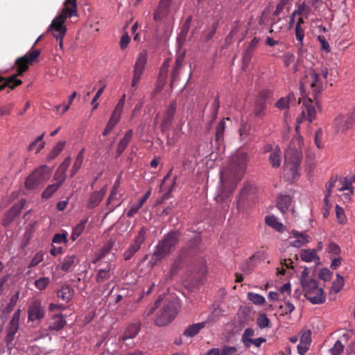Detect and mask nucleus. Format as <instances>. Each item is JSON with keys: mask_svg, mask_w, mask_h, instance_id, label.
I'll list each match as a JSON object with an SVG mask.
<instances>
[{"mask_svg": "<svg viewBox=\"0 0 355 355\" xmlns=\"http://www.w3.org/2000/svg\"><path fill=\"white\" fill-rule=\"evenodd\" d=\"M53 243H62L67 241L66 234H56L53 238Z\"/></svg>", "mask_w": 355, "mask_h": 355, "instance_id": "61", "label": "nucleus"}, {"mask_svg": "<svg viewBox=\"0 0 355 355\" xmlns=\"http://www.w3.org/2000/svg\"><path fill=\"white\" fill-rule=\"evenodd\" d=\"M269 322L270 320L266 314L260 315L257 320V324L261 329H263L268 327Z\"/></svg>", "mask_w": 355, "mask_h": 355, "instance_id": "49", "label": "nucleus"}, {"mask_svg": "<svg viewBox=\"0 0 355 355\" xmlns=\"http://www.w3.org/2000/svg\"><path fill=\"white\" fill-rule=\"evenodd\" d=\"M140 328L141 324L139 322L133 323L128 326L121 338L123 341L125 342L128 340L135 338L140 331Z\"/></svg>", "mask_w": 355, "mask_h": 355, "instance_id": "20", "label": "nucleus"}, {"mask_svg": "<svg viewBox=\"0 0 355 355\" xmlns=\"http://www.w3.org/2000/svg\"><path fill=\"white\" fill-rule=\"evenodd\" d=\"M344 345L340 340H337L334 347L330 349V353L331 355H340L343 352Z\"/></svg>", "mask_w": 355, "mask_h": 355, "instance_id": "47", "label": "nucleus"}, {"mask_svg": "<svg viewBox=\"0 0 355 355\" xmlns=\"http://www.w3.org/2000/svg\"><path fill=\"white\" fill-rule=\"evenodd\" d=\"M205 327V322H199L189 325L184 331V335L187 337H193L198 334L201 329Z\"/></svg>", "mask_w": 355, "mask_h": 355, "instance_id": "26", "label": "nucleus"}, {"mask_svg": "<svg viewBox=\"0 0 355 355\" xmlns=\"http://www.w3.org/2000/svg\"><path fill=\"white\" fill-rule=\"evenodd\" d=\"M291 202V198L290 196H280L277 200V207L282 212L285 213Z\"/></svg>", "mask_w": 355, "mask_h": 355, "instance_id": "30", "label": "nucleus"}, {"mask_svg": "<svg viewBox=\"0 0 355 355\" xmlns=\"http://www.w3.org/2000/svg\"><path fill=\"white\" fill-rule=\"evenodd\" d=\"M25 203V200H21L19 203H17L12 207V208L7 213L9 221H12L15 217L19 214Z\"/></svg>", "mask_w": 355, "mask_h": 355, "instance_id": "29", "label": "nucleus"}, {"mask_svg": "<svg viewBox=\"0 0 355 355\" xmlns=\"http://www.w3.org/2000/svg\"><path fill=\"white\" fill-rule=\"evenodd\" d=\"M65 145L64 141H60L52 148L48 155V159L51 160L55 159L62 150Z\"/></svg>", "mask_w": 355, "mask_h": 355, "instance_id": "34", "label": "nucleus"}, {"mask_svg": "<svg viewBox=\"0 0 355 355\" xmlns=\"http://www.w3.org/2000/svg\"><path fill=\"white\" fill-rule=\"evenodd\" d=\"M66 325V320L62 315H55L49 327V330L59 331Z\"/></svg>", "mask_w": 355, "mask_h": 355, "instance_id": "23", "label": "nucleus"}, {"mask_svg": "<svg viewBox=\"0 0 355 355\" xmlns=\"http://www.w3.org/2000/svg\"><path fill=\"white\" fill-rule=\"evenodd\" d=\"M254 336V330L252 328H247L242 335V341L244 343L247 342V340L251 339V337Z\"/></svg>", "mask_w": 355, "mask_h": 355, "instance_id": "62", "label": "nucleus"}, {"mask_svg": "<svg viewBox=\"0 0 355 355\" xmlns=\"http://www.w3.org/2000/svg\"><path fill=\"white\" fill-rule=\"evenodd\" d=\"M40 54V51L39 50L31 49L24 56L17 58L14 67L16 68V73L8 78L0 76V89H5L6 87L14 89L15 87L21 85L23 81L20 77L28 69L29 66L36 60Z\"/></svg>", "mask_w": 355, "mask_h": 355, "instance_id": "2", "label": "nucleus"}, {"mask_svg": "<svg viewBox=\"0 0 355 355\" xmlns=\"http://www.w3.org/2000/svg\"><path fill=\"white\" fill-rule=\"evenodd\" d=\"M266 96L265 94H261L256 101L254 114L257 117H263L265 114L264 110H266Z\"/></svg>", "mask_w": 355, "mask_h": 355, "instance_id": "22", "label": "nucleus"}, {"mask_svg": "<svg viewBox=\"0 0 355 355\" xmlns=\"http://www.w3.org/2000/svg\"><path fill=\"white\" fill-rule=\"evenodd\" d=\"M44 317V310L41 306V302L38 300L34 301L29 306L28 318L30 320H40Z\"/></svg>", "mask_w": 355, "mask_h": 355, "instance_id": "16", "label": "nucleus"}, {"mask_svg": "<svg viewBox=\"0 0 355 355\" xmlns=\"http://www.w3.org/2000/svg\"><path fill=\"white\" fill-rule=\"evenodd\" d=\"M171 0H159V5L154 13V19L158 21L168 15Z\"/></svg>", "mask_w": 355, "mask_h": 355, "instance_id": "18", "label": "nucleus"}, {"mask_svg": "<svg viewBox=\"0 0 355 355\" xmlns=\"http://www.w3.org/2000/svg\"><path fill=\"white\" fill-rule=\"evenodd\" d=\"M301 142L300 137L293 140L284 153V165L293 175L297 172L302 158V153L300 150Z\"/></svg>", "mask_w": 355, "mask_h": 355, "instance_id": "5", "label": "nucleus"}, {"mask_svg": "<svg viewBox=\"0 0 355 355\" xmlns=\"http://www.w3.org/2000/svg\"><path fill=\"white\" fill-rule=\"evenodd\" d=\"M247 153L237 151L233 155L220 173L221 191L216 197L217 202L227 198L236 189L246 168Z\"/></svg>", "mask_w": 355, "mask_h": 355, "instance_id": "1", "label": "nucleus"}, {"mask_svg": "<svg viewBox=\"0 0 355 355\" xmlns=\"http://www.w3.org/2000/svg\"><path fill=\"white\" fill-rule=\"evenodd\" d=\"M130 41V38L129 35H128V33L123 34L121 37V40H120L121 49H125L128 46Z\"/></svg>", "mask_w": 355, "mask_h": 355, "instance_id": "63", "label": "nucleus"}, {"mask_svg": "<svg viewBox=\"0 0 355 355\" xmlns=\"http://www.w3.org/2000/svg\"><path fill=\"white\" fill-rule=\"evenodd\" d=\"M114 244V241L110 239L101 249V256L99 259L105 256L106 254H107L110 250L112 249Z\"/></svg>", "mask_w": 355, "mask_h": 355, "instance_id": "59", "label": "nucleus"}, {"mask_svg": "<svg viewBox=\"0 0 355 355\" xmlns=\"http://www.w3.org/2000/svg\"><path fill=\"white\" fill-rule=\"evenodd\" d=\"M53 179L55 181H56V184H58L59 186H61V184L66 179V173L57 169L54 174Z\"/></svg>", "mask_w": 355, "mask_h": 355, "instance_id": "54", "label": "nucleus"}, {"mask_svg": "<svg viewBox=\"0 0 355 355\" xmlns=\"http://www.w3.org/2000/svg\"><path fill=\"white\" fill-rule=\"evenodd\" d=\"M87 220H82L77 224L73 228L71 234V239L75 241L83 232L85 229V223Z\"/></svg>", "mask_w": 355, "mask_h": 355, "instance_id": "36", "label": "nucleus"}, {"mask_svg": "<svg viewBox=\"0 0 355 355\" xmlns=\"http://www.w3.org/2000/svg\"><path fill=\"white\" fill-rule=\"evenodd\" d=\"M309 12V8L304 3H303L298 6L297 8L292 13V15H306L307 17Z\"/></svg>", "mask_w": 355, "mask_h": 355, "instance_id": "44", "label": "nucleus"}, {"mask_svg": "<svg viewBox=\"0 0 355 355\" xmlns=\"http://www.w3.org/2000/svg\"><path fill=\"white\" fill-rule=\"evenodd\" d=\"M119 118H117L113 115L111 116L107 125L103 132V136L107 135L114 128V126L117 124L119 121Z\"/></svg>", "mask_w": 355, "mask_h": 355, "instance_id": "38", "label": "nucleus"}, {"mask_svg": "<svg viewBox=\"0 0 355 355\" xmlns=\"http://www.w3.org/2000/svg\"><path fill=\"white\" fill-rule=\"evenodd\" d=\"M253 52L250 51V49H246L242 55L243 66L242 69L246 70L249 67L250 62L252 59Z\"/></svg>", "mask_w": 355, "mask_h": 355, "instance_id": "43", "label": "nucleus"}, {"mask_svg": "<svg viewBox=\"0 0 355 355\" xmlns=\"http://www.w3.org/2000/svg\"><path fill=\"white\" fill-rule=\"evenodd\" d=\"M106 191V187H104L100 191L92 193L88 200L87 207L89 209H94L97 207L104 198Z\"/></svg>", "mask_w": 355, "mask_h": 355, "instance_id": "17", "label": "nucleus"}, {"mask_svg": "<svg viewBox=\"0 0 355 355\" xmlns=\"http://www.w3.org/2000/svg\"><path fill=\"white\" fill-rule=\"evenodd\" d=\"M295 37L297 40V42H300V46L303 45L304 37V30L302 27H299L298 26H295Z\"/></svg>", "mask_w": 355, "mask_h": 355, "instance_id": "51", "label": "nucleus"}, {"mask_svg": "<svg viewBox=\"0 0 355 355\" xmlns=\"http://www.w3.org/2000/svg\"><path fill=\"white\" fill-rule=\"evenodd\" d=\"M61 12L52 20L49 28L56 39L64 37L67 30L64 24L66 19L78 14L76 0H65Z\"/></svg>", "mask_w": 355, "mask_h": 355, "instance_id": "3", "label": "nucleus"}, {"mask_svg": "<svg viewBox=\"0 0 355 355\" xmlns=\"http://www.w3.org/2000/svg\"><path fill=\"white\" fill-rule=\"evenodd\" d=\"M333 273L327 268L321 269L319 277L324 282L329 281L331 278Z\"/></svg>", "mask_w": 355, "mask_h": 355, "instance_id": "55", "label": "nucleus"}, {"mask_svg": "<svg viewBox=\"0 0 355 355\" xmlns=\"http://www.w3.org/2000/svg\"><path fill=\"white\" fill-rule=\"evenodd\" d=\"M180 232L179 231H171L160 240L153 253L150 263L153 266L165 259L175 249L180 241Z\"/></svg>", "mask_w": 355, "mask_h": 355, "instance_id": "4", "label": "nucleus"}, {"mask_svg": "<svg viewBox=\"0 0 355 355\" xmlns=\"http://www.w3.org/2000/svg\"><path fill=\"white\" fill-rule=\"evenodd\" d=\"M300 257L304 262H311L316 259L320 260L319 257L317 255V250L315 249H305L301 252Z\"/></svg>", "mask_w": 355, "mask_h": 355, "instance_id": "25", "label": "nucleus"}, {"mask_svg": "<svg viewBox=\"0 0 355 355\" xmlns=\"http://www.w3.org/2000/svg\"><path fill=\"white\" fill-rule=\"evenodd\" d=\"M19 329V326L10 324L7 328V335L5 338V341L7 345H9L14 340L15 334L17 332Z\"/></svg>", "mask_w": 355, "mask_h": 355, "instance_id": "32", "label": "nucleus"}, {"mask_svg": "<svg viewBox=\"0 0 355 355\" xmlns=\"http://www.w3.org/2000/svg\"><path fill=\"white\" fill-rule=\"evenodd\" d=\"M248 298L249 300L252 301L254 304L261 305L265 302V298L257 293H248Z\"/></svg>", "mask_w": 355, "mask_h": 355, "instance_id": "41", "label": "nucleus"}, {"mask_svg": "<svg viewBox=\"0 0 355 355\" xmlns=\"http://www.w3.org/2000/svg\"><path fill=\"white\" fill-rule=\"evenodd\" d=\"M254 257L253 255L250 257L242 266V270L247 275L250 274L254 268V266L252 264V258Z\"/></svg>", "mask_w": 355, "mask_h": 355, "instance_id": "48", "label": "nucleus"}, {"mask_svg": "<svg viewBox=\"0 0 355 355\" xmlns=\"http://www.w3.org/2000/svg\"><path fill=\"white\" fill-rule=\"evenodd\" d=\"M85 149L83 148L77 155L75 162L71 171V176H73L80 169L84 159Z\"/></svg>", "mask_w": 355, "mask_h": 355, "instance_id": "31", "label": "nucleus"}, {"mask_svg": "<svg viewBox=\"0 0 355 355\" xmlns=\"http://www.w3.org/2000/svg\"><path fill=\"white\" fill-rule=\"evenodd\" d=\"M59 186L58 184H52L49 185L45 190L43 191L42 196L44 198H49L52 196V195L58 189Z\"/></svg>", "mask_w": 355, "mask_h": 355, "instance_id": "39", "label": "nucleus"}, {"mask_svg": "<svg viewBox=\"0 0 355 355\" xmlns=\"http://www.w3.org/2000/svg\"><path fill=\"white\" fill-rule=\"evenodd\" d=\"M218 25V22H214V24H211L209 30L205 33V41H209L213 37V36L216 32Z\"/></svg>", "mask_w": 355, "mask_h": 355, "instance_id": "52", "label": "nucleus"}, {"mask_svg": "<svg viewBox=\"0 0 355 355\" xmlns=\"http://www.w3.org/2000/svg\"><path fill=\"white\" fill-rule=\"evenodd\" d=\"M51 177V170L43 165L35 169L26 178L25 182L26 187L28 189H34L42 185Z\"/></svg>", "mask_w": 355, "mask_h": 355, "instance_id": "8", "label": "nucleus"}, {"mask_svg": "<svg viewBox=\"0 0 355 355\" xmlns=\"http://www.w3.org/2000/svg\"><path fill=\"white\" fill-rule=\"evenodd\" d=\"M205 277V268L203 266H202L198 272L190 277V281L194 286H198L203 282Z\"/></svg>", "mask_w": 355, "mask_h": 355, "instance_id": "33", "label": "nucleus"}, {"mask_svg": "<svg viewBox=\"0 0 355 355\" xmlns=\"http://www.w3.org/2000/svg\"><path fill=\"white\" fill-rule=\"evenodd\" d=\"M225 128V125L224 121H220L216 127L215 139L218 144L223 140Z\"/></svg>", "mask_w": 355, "mask_h": 355, "instance_id": "42", "label": "nucleus"}, {"mask_svg": "<svg viewBox=\"0 0 355 355\" xmlns=\"http://www.w3.org/2000/svg\"><path fill=\"white\" fill-rule=\"evenodd\" d=\"M344 285V279L343 277H341L339 274L336 275V279L332 284V289L338 293L343 288Z\"/></svg>", "mask_w": 355, "mask_h": 355, "instance_id": "46", "label": "nucleus"}, {"mask_svg": "<svg viewBox=\"0 0 355 355\" xmlns=\"http://www.w3.org/2000/svg\"><path fill=\"white\" fill-rule=\"evenodd\" d=\"M178 308L179 304L176 299L166 300L155 320L156 325L163 327L171 322L178 313Z\"/></svg>", "mask_w": 355, "mask_h": 355, "instance_id": "6", "label": "nucleus"}, {"mask_svg": "<svg viewBox=\"0 0 355 355\" xmlns=\"http://www.w3.org/2000/svg\"><path fill=\"white\" fill-rule=\"evenodd\" d=\"M191 21L192 16L188 17L181 28V31L178 37V42L180 45L182 44V43H184L186 40V37L190 28Z\"/></svg>", "mask_w": 355, "mask_h": 355, "instance_id": "24", "label": "nucleus"}, {"mask_svg": "<svg viewBox=\"0 0 355 355\" xmlns=\"http://www.w3.org/2000/svg\"><path fill=\"white\" fill-rule=\"evenodd\" d=\"M112 268V266L109 264L105 268L98 270L96 276V282L102 283L109 279L111 277L110 270Z\"/></svg>", "mask_w": 355, "mask_h": 355, "instance_id": "27", "label": "nucleus"}, {"mask_svg": "<svg viewBox=\"0 0 355 355\" xmlns=\"http://www.w3.org/2000/svg\"><path fill=\"white\" fill-rule=\"evenodd\" d=\"M176 111V103L173 101L166 108L164 114V118L161 123V129L164 132L168 128L171 124Z\"/></svg>", "mask_w": 355, "mask_h": 355, "instance_id": "15", "label": "nucleus"}, {"mask_svg": "<svg viewBox=\"0 0 355 355\" xmlns=\"http://www.w3.org/2000/svg\"><path fill=\"white\" fill-rule=\"evenodd\" d=\"M281 150L279 146H276L275 150L270 153L269 160L272 167L277 168L280 166L282 157Z\"/></svg>", "mask_w": 355, "mask_h": 355, "instance_id": "28", "label": "nucleus"}, {"mask_svg": "<svg viewBox=\"0 0 355 355\" xmlns=\"http://www.w3.org/2000/svg\"><path fill=\"white\" fill-rule=\"evenodd\" d=\"M266 223L275 228L276 230L281 232L283 230V225L277 220L274 216H268L265 218Z\"/></svg>", "mask_w": 355, "mask_h": 355, "instance_id": "35", "label": "nucleus"}, {"mask_svg": "<svg viewBox=\"0 0 355 355\" xmlns=\"http://www.w3.org/2000/svg\"><path fill=\"white\" fill-rule=\"evenodd\" d=\"M183 61L184 54H180L176 58L175 62L171 74L170 86L171 89L179 86L178 82L179 81V73L182 67Z\"/></svg>", "mask_w": 355, "mask_h": 355, "instance_id": "14", "label": "nucleus"}, {"mask_svg": "<svg viewBox=\"0 0 355 355\" xmlns=\"http://www.w3.org/2000/svg\"><path fill=\"white\" fill-rule=\"evenodd\" d=\"M236 351L235 347L225 346L220 351V355H234Z\"/></svg>", "mask_w": 355, "mask_h": 355, "instance_id": "60", "label": "nucleus"}, {"mask_svg": "<svg viewBox=\"0 0 355 355\" xmlns=\"http://www.w3.org/2000/svg\"><path fill=\"white\" fill-rule=\"evenodd\" d=\"M295 101V98L293 95L290 94H288L286 98H280L275 104L276 107L279 109H284L288 107L289 103H293Z\"/></svg>", "mask_w": 355, "mask_h": 355, "instance_id": "37", "label": "nucleus"}, {"mask_svg": "<svg viewBox=\"0 0 355 355\" xmlns=\"http://www.w3.org/2000/svg\"><path fill=\"white\" fill-rule=\"evenodd\" d=\"M318 40L320 42L321 44L320 48L322 51H324L326 53L330 52V46L324 35H318Z\"/></svg>", "mask_w": 355, "mask_h": 355, "instance_id": "53", "label": "nucleus"}, {"mask_svg": "<svg viewBox=\"0 0 355 355\" xmlns=\"http://www.w3.org/2000/svg\"><path fill=\"white\" fill-rule=\"evenodd\" d=\"M200 236L198 234H196L193 239L189 240L186 245L181 250V255L186 256H194L199 252V245L200 243Z\"/></svg>", "mask_w": 355, "mask_h": 355, "instance_id": "13", "label": "nucleus"}, {"mask_svg": "<svg viewBox=\"0 0 355 355\" xmlns=\"http://www.w3.org/2000/svg\"><path fill=\"white\" fill-rule=\"evenodd\" d=\"M49 283L50 280L49 277H40L35 281V286L37 289L42 291L46 288Z\"/></svg>", "mask_w": 355, "mask_h": 355, "instance_id": "45", "label": "nucleus"}, {"mask_svg": "<svg viewBox=\"0 0 355 355\" xmlns=\"http://www.w3.org/2000/svg\"><path fill=\"white\" fill-rule=\"evenodd\" d=\"M147 52L143 50L137 56L136 62L134 65L133 78L132 80V87H136L141 80V76L145 69L147 61Z\"/></svg>", "mask_w": 355, "mask_h": 355, "instance_id": "9", "label": "nucleus"}, {"mask_svg": "<svg viewBox=\"0 0 355 355\" xmlns=\"http://www.w3.org/2000/svg\"><path fill=\"white\" fill-rule=\"evenodd\" d=\"M302 98H299L298 103H301L302 100L303 105L304 106V110L306 113V120L311 123L316 118V110L313 103V101L306 96V90H300Z\"/></svg>", "mask_w": 355, "mask_h": 355, "instance_id": "11", "label": "nucleus"}, {"mask_svg": "<svg viewBox=\"0 0 355 355\" xmlns=\"http://www.w3.org/2000/svg\"><path fill=\"white\" fill-rule=\"evenodd\" d=\"M291 233L295 238V240L291 243V246L300 248L309 242L310 236L305 232L292 230Z\"/></svg>", "mask_w": 355, "mask_h": 355, "instance_id": "19", "label": "nucleus"}, {"mask_svg": "<svg viewBox=\"0 0 355 355\" xmlns=\"http://www.w3.org/2000/svg\"><path fill=\"white\" fill-rule=\"evenodd\" d=\"M336 217L339 223H344L345 220V213L343 208L338 205L336 206Z\"/></svg>", "mask_w": 355, "mask_h": 355, "instance_id": "58", "label": "nucleus"}, {"mask_svg": "<svg viewBox=\"0 0 355 355\" xmlns=\"http://www.w3.org/2000/svg\"><path fill=\"white\" fill-rule=\"evenodd\" d=\"M146 230L144 227H142L138 235L134 240V243L131 244L127 250L123 254L124 259L128 261L130 259L133 255L140 249L141 244L146 239Z\"/></svg>", "mask_w": 355, "mask_h": 355, "instance_id": "10", "label": "nucleus"}, {"mask_svg": "<svg viewBox=\"0 0 355 355\" xmlns=\"http://www.w3.org/2000/svg\"><path fill=\"white\" fill-rule=\"evenodd\" d=\"M73 289L69 285H62L61 288L57 291V297L65 302H68L73 295Z\"/></svg>", "mask_w": 355, "mask_h": 355, "instance_id": "21", "label": "nucleus"}, {"mask_svg": "<svg viewBox=\"0 0 355 355\" xmlns=\"http://www.w3.org/2000/svg\"><path fill=\"white\" fill-rule=\"evenodd\" d=\"M306 299L313 304H321L324 302L325 296L322 288H318L317 282L309 279L302 284Z\"/></svg>", "mask_w": 355, "mask_h": 355, "instance_id": "7", "label": "nucleus"}, {"mask_svg": "<svg viewBox=\"0 0 355 355\" xmlns=\"http://www.w3.org/2000/svg\"><path fill=\"white\" fill-rule=\"evenodd\" d=\"M279 308L282 309L283 314H289L293 311L295 306L293 304L287 302L284 306L282 305Z\"/></svg>", "mask_w": 355, "mask_h": 355, "instance_id": "64", "label": "nucleus"}, {"mask_svg": "<svg viewBox=\"0 0 355 355\" xmlns=\"http://www.w3.org/2000/svg\"><path fill=\"white\" fill-rule=\"evenodd\" d=\"M266 341V339L263 338H256V339L251 338L250 340H247V342H245V343H244V345L247 348H249L251 346V345H254L257 347H259L261 346V345L263 343H265Z\"/></svg>", "mask_w": 355, "mask_h": 355, "instance_id": "50", "label": "nucleus"}, {"mask_svg": "<svg viewBox=\"0 0 355 355\" xmlns=\"http://www.w3.org/2000/svg\"><path fill=\"white\" fill-rule=\"evenodd\" d=\"M355 121V112L351 113L348 116L339 115L335 119V125L337 131L345 134L351 128Z\"/></svg>", "mask_w": 355, "mask_h": 355, "instance_id": "12", "label": "nucleus"}, {"mask_svg": "<svg viewBox=\"0 0 355 355\" xmlns=\"http://www.w3.org/2000/svg\"><path fill=\"white\" fill-rule=\"evenodd\" d=\"M75 259V255L67 256L66 257H64L62 262V270L64 271H68L70 269V268L73 265Z\"/></svg>", "mask_w": 355, "mask_h": 355, "instance_id": "40", "label": "nucleus"}, {"mask_svg": "<svg viewBox=\"0 0 355 355\" xmlns=\"http://www.w3.org/2000/svg\"><path fill=\"white\" fill-rule=\"evenodd\" d=\"M311 342V332L310 330L304 331L300 338V343L310 345Z\"/></svg>", "mask_w": 355, "mask_h": 355, "instance_id": "56", "label": "nucleus"}, {"mask_svg": "<svg viewBox=\"0 0 355 355\" xmlns=\"http://www.w3.org/2000/svg\"><path fill=\"white\" fill-rule=\"evenodd\" d=\"M295 56L291 53H286L283 56L284 64L286 67H288L294 62Z\"/></svg>", "mask_w": 355, "mask_h": 355, "instance_id": "57", "label": "nucleus"}]
</instances>
